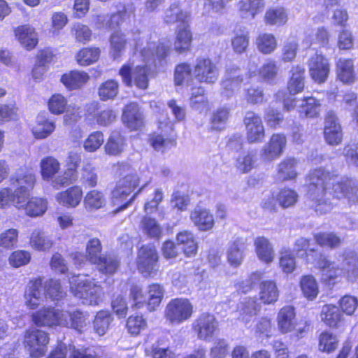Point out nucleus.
<instances>
[{"label": "nucleus", "instance_id": "nucleus-1", "mask_svg": "<svg viewBox=\"0 0 358 358\" xmlns=\"http://www.w3.org/2000/svg\"><path fill=\"white\" fill-rule=\"evenodd\" d=\"M306 185L310 206L319 214L330 211L332 199L345 197L348 189L346 183L336 182V176L322 167L309 171L306 178Z\"/></svg>", "mask_w": 358, "mask_h": 358}, {"label": "nucleus", "instance_id": "nucleus-2", "mask_svg": "<svg viewBox=\"0 0 358 358\" xmlns=\"http://www.w3.org/2000/svg\"><path fill=\"white\" fill-rule=\"evenodd\" d=\"M148 184L146 182L136 193L129 197L131 194L139 185V178L135 174H129L120 179L112 192V202L117 208L114 210L115 213L127 208L135 199L136 195Z\"/></svg>", "mask_w": 358, "mask_h": 358}, {"label": "nucleus", "instance_id": "nucleus-3", "mask_svg": "<svg viewBox=\"0 0 358 358\" xmlns=\"http://www.w3.org/2000/svg\"><path fill=\"white\" fill-rule=\"evenodd\" d=\"M11 184L16 187L13 192V201L17 208L24 206L29 192L36 183V176L31 169H20L10 178Z\"/></svg>", "mask_w": 358, "mask_h": 358}, {"label": "nucleus", "instance_id": "nucleus-4", "mask_svg": "<svg viewBox=\"0 0 358 358\" xmlns=\"http://www.w3.org/2000/svg\"><path fill=\"white\" fill-rule=\"evenodd\" d=\"M71 289L73 294L85 305L95 306L101 301L102 288L94 280L78 279Z\"/></svg>", "mask_w": 358, "mask_h": 358}, {"label": "nucleus", "instance_id": "nucleus-5", "mask_svg": "<svg viewBox=\"0 0 358 358\" xmlns=\"http://www.w3.org/2000/svg\"><path fill=\"white\" fill-rule=\"evenodd\" d=\"M193 313V305L187 299H172L166 306L165 317L173 324H180L189 320Z\"/></svg>", "mask_w": 358, "mask_h": 358}, {"label": "nucleus", "instance_id": "nucleus-6", "mask_svg": "<svg viewBox=\"0 0 358 358\" xmlns=\"http://www.w3.org/2000/svg\"><path fill=\"white\" fill-rule=\"evenodd\" d=\"M49 341L48 333L36 328H30L24 334V345L34 358H40L45 355Z\"/></svg>", "mask_w": 358, "mask_h": 358}, {"label": "nucleus", "instance_id": "nucleus-7", "mask_svg": "<svg viewBox=\"0 0 358 358\" xmlns=\"http://www.w3.org/2000/svg\"><path fill=\"white\" fill-rule=\"evenodd\" d=\"M150 70L147 66H137L132 69L129 64H124L119 71L122 82L128 87L134 84L141 90L148 87Z\"/></svg>", "mask_w": 358, "mask_h": 358}, {"label": "nucleus", "instance_id": "nucleus-8", "mask_svg": "<svg viewBox=\"0 0 358 358\" xmlns=\"http://www.w3.org/2000/svg\"><path fill=\"white\" fill-rule=\"evenodd\" d=\"M158 259V253L153 245L142 246L138 252L137 266L138 271L144 276L155 274L159 268Z\"/></svg>", "mask_w": 358, "mask_h": 358}, {"label": "nucleus", "instance_id": "nucleus-9", "mask_svg": "<svg viewBox=\"0 0 358 358\" xmlns=\"http://www.w3.org/2000/svg\"><path fill=\"white\" fill-rule=\"evenodd\" d=\"M246 138L249 143H262L265 137V129L261 117L253 111H248L243 119Z\"/></svg>", "mask_w": 358, "mask_h": 358}, {"label": "nucleus", "instance_id": "nucleus-10", "mask_svg": "<svg viewBox=\"0 0 358 358\" xmlns=\"http://www.w3.org/2000/svg\"><path fill=\"white\" fill-rule=\"evenodd\" d=\"M218 324L213 315L203 313L194 322L193 329L198 338L210 341L218 329Z\"/></svg>", "mask_w": 358, "mask_h": 358}, {"label": "nucleus", "instance_id": "nucleus-11", "mask_svg": "<svg viewBox=\"0 0 358 358\" xmlns=\"http://www.w3.org/2000/svg\"><path fill=\"white\" fill-rule=\"evenodd\" d=\"M244 80V73L239 68L232 66L227 69L221 83L222 94L230 98L238 91Z\"/></svg>", "mask_w": 358, "mask_h": 358}, {"label": "nucleus", "instance_id": "nucleus-12", "mask_svg": "<svg viewBox=\"0 0 358 358\" xmlns=\"http://www.w3.org/2000/svg\"><path fill=\"white\" fill-rule=\"evenodd\" d=\"M308 71L311 78L317 83H324L330 72L328 59L320 54H315L308 60Z\"/></svg>", "mask_w": 358, "mask_h": 358}, {"label": "nucleus", "instance_id": "nucleus-13", "mask_svg": "<svg viewBox=\"0 0 358 358\" xmlns=\"http://www.w3.org/2000/svg\"><path fill=\"white\" fill-rule=\"evenodd\" d=\"M194 74L199 82L214 83L218 78L219 72L210 59L200 57L196 61Z\"/></svg>", "mask_w": 358, "mask_h": 358}, {"label": "nucleus", "instance_id": "nucleus-14", "mask_svg": "<svg viewBox=\"0 0 358 358\" xmlns=\"http://www.w3.org/2000/svg\"><path fill=\"white\" fill-rule=\"evenodd\" d=\"M324 136L326 142L331 145L340 144L343 139L341 126L336 113L333 110L327 112L324 128Z\"/></svg>", "mask_w": 358, "mask_h": 358}, {"label": "nucleus", "instance_id": "nucleus-15", "mask_svg": "<svg viewBox=\"0 0 358 358\" xmlns=\"http://www.w3.org/2000/svg\"><path fill=\"white\" fill-rule=\"evenodd\" d=\"M45 296L41 278L31 280L26 287L24 298L26 306L30 310H35L43 302Z\"/></svg>", "mask_w": 358, "mask_h": 358}, {"label": "nucleus", "instance_id": "nucleus-16", "mask_svg": "<svg viewBox=\"0 0 358 358\" xmlns=\"http://www.w3.org/2000/svg\"><path fill=\"white\" fill-rule=\"evenodd\" d=\"M317 257L315 259V266L322 271L323 280L328 282L329 285L334 284V280L341 276V273L343 271L345 274V271L342 268H339L336 266L335 263L329 261L322 254L320 253ZM343 255L341 257V259H338L341 262V266H343Z\"/></svg>", "mask_w": 358, "mask_h": 358}, {"label": "nucleus", "instance_id": "nucleus-17", "mask_svg": "<svg viewBox=\"0 0 358 358\" xmlns=\"http://www.w3.org/2000/svg\"><path fill=\"white\" fill-rule=\"evenodd\" d=\"M62 317L63 311L52 307H44L31 315L33 322L38 327H51L61 325Z\"/></svg>", "mask_w": 358, "mask_h": 358}, {"label": "nucleus", "instance_id": "nucleus-18", "mask_svg": "<svg viewBox=\"0 0 358 358\" xmlns=\"http://www.w3.org/2000/svg\"><path fill=\"white\" fill-rule=\"evenodd\" d=\"M287 144L284 134H275L272 135L269 141L261 150V157L264 161H273L278 158L282 153Z\"/></svg>", "mask_w": 358, "mask_h": 358}, {"label": "nucleus", "instance_id": "nucleus-19", "mask_svg": "<svg viewBox=\"0 0 358 358\" xmlns=\"http://www.w3.org/2000/svg\"><path fill=\"white\" fill-rule=\"evenodd\" d=\"M260 309L261 305L256 299L245 298L237 306L236 312L238 315V320L248 326L253 321Z\"/></svg>", "mask_w": 358, "mask_h": 358}, {"label": "nucleus", "instance_id": "nucleus-20", "mask_svg": "<svg viewBox=\"0 0 358 358\" xmlns=\"http://www.w3.org/2000/svg\"><path fill=\"white\" fill-rule=\"evenodd\" d=\"M247 247V239L236 237L229 245L227 250V260L231 266H239L244 259V251Z\"/></svg>", "mask_w": 358, "mask_h": 358}, {"label": "nucleus", "instance_id": "nucleus-21", "mask_svg": "<svg viewBox=\"0 0 358 358\" xmlns=\"http://www.w3.org/2000/svg\"><path fill=\"white\" fill-rule=\"evenodd\" d=\"M190 220L200 231L210 230L214 226V217L208 210L196 207L190 214Z\"/></svg>", "mask_w": 358, "mask_h": 358}, {"label": "nucleus", "instance_id": "nucleus-22", "mask_svg": "<svg viewBox=\"0 0 358 358\" xmlns=\"http://www.w3.org/2000/svg\"><path fill=\"white\" fill-rule=\"evenodd\" d=\"M122 121L131 129H138L143 126V115L137 103H131L125 106Z\"/></svg>", "mask_w": 358, "mask_h": 358}, {"label": "nucleus", "instance_id": "nucleus-23", "mask_svg": "<svg viewBox=\"0 0 358 358\" xmlns=\"http://www.w3.org/2000/svg\"><path fill=\"white\" fill-rule=\"evenodd\" d=\"M89 323L87 314L78 310L73 313L63 312V317L60 321L61 326L70 327L78 331H82Z\"/></svg>", "mask_w": 358, "mask_h": 358}, {"label": "nucleus", "instance_id": "nucleus-24", "mask_svg": "<svg viewBox=\"0 0 358 358\" xmlns=\"http://www.w3.org/2000/svg\"><path fill=\"white\" fill-rule=\"evenodd\" d=\"M171 43L169 41H159L158 44L155 42H150L141 50V55L144 60L157 57L158 59H164L170 51Z\"/></svg>", "mask_w": 358, "mask_h": 358}, {"label": "nucleus", "instance_id": "nucleus-25", "mask_svg": "<svg viewBox=\"0 0 358 358\" xmlns=\"http://www.w3.org/2000/svg\"><path fill=\"white\" fill-rule=\"evenodd\" d=\"M255 252L257 257L266 264L271 263L275 257L273 245L269 240L264 236H258L254 241Z\"/></svg>", "mask_w": 358, "mask_h": 358}, {"label": "nucleus", "instance_id": "nucleus-26", "mask_svg": "<svg viewBox=\"0 0 358 358\" xmlns=\"http://www.w3.org/2000/svg\"><path fill=\"white\" fill-rule=\"evenodd\" d=\"M299 161L294 157L283 159L277 167V178L281 181L295 179L298 176L296 170Z\"/></svg>", "mask_w": 358, "mask_h": 358}, {"label": "nucleus", "instance_id": "nucleus-27", "mask_svg": "<svg viewBox=\"0 0 358 358\" xmlns=\"http://www.w3.org/2000/svg\"><path fill=\"white\" fill-rule=\"evenodd\" d=\"M93 264L99 272L105 275H113L118 270L120 262L116 255L105 253Z\"/></svg>", "mask_w": 358, "mask_h": 358}, {"label": "nucleus", "instance_id": "nucleus-28", "mask_svg": "<svg viewBox=\"0 0 358 358\" xmlns=\"http://www.w3.org/2000/svg\"><path fill=\"white\" fill-rule=\"evenodd\" d=\"M19 42L27 50L33 49L38 43L37 34L29 25H22L15 29Z\"/></svg>", "mask_w": 358, "mask_h": 358}, {"label": "nucleus", "instance_id": "nucleus-29", "mask_svg": "<svg viewBox=\"0 0 358 358\" xmlns=\"http://www.w3.org/2000/svg\"><path fill=\"white\" fill-rule=\"evenodd\" d=\"M336 68L337 78L342 83L350 84L355 82V74L352 59L340 58L336 62Z\"/></svg>", "mask_w": 358, "mask_h": 358}, {"label": "nucleus", "instance_id": "nucleus-30", "mask_svg": "<svg viewBox=\"0 0 358 358\" xmlns=\"http://www.w3.org/2000/svg\"><path fill=\"white\" fill-rule=\"evenodd\" d=\"M343 266L348 281H358V255L354 251L343 253Z\"/></svg>", "mask_w": 358, "mask_h": 358}, {"label": "nucleus", "instance_id": "nucleus-31", "mask_svg": "<svg viewBox=\"0 0 358 358\" xmlns=\"http://www.w3.org/2000/svg\"><path fill=\"white\" fill-rule=\"evenodd\" d=\"M192 39V33L187 23L178 25L174 43L176 51L181 53L188 50L191 45Z\"/></svg>", "mask_w": 358, "mask_h": 358}, {"label": "nucleus", "instance_id": "nucleus-32", "mask_svg": "<svg viewBox=\"0 0 358 358\" xmlns=\"http://www.w3.org/2000/svg\"><path fill=\"white\" fill-rule=\"evenodd\" d=\"M278 327L281 332L287 333L295 327V313L292 306L282 308L278 315Z\"/></svg>", "mask_w": 358, "mask_h": 358}, {"label": "nucleus", "instance_id": "nucleus-33", "mask_svg": "<svg viewBox=\"0 0 358 358\" xmlns=\"http://www.w3.org/2000/svg\"><path fill=\"white\" fill-rule=\"evenodd\" d=\"M291 78L287 84L290 94L301 92L304 88L305 69L300 65L294 66L291 69Z\"/></svg>", "mask_w": 358, "mask_h": 358}, {"label": "nucleus", "instance_id": "nucleus-34", "mask_svg": "<svg viewBox=\"0 0 358 358\" xmlns=\"http://www.w3.org/2000/svg\"><path fill=\"white\" fill-rule=\"evenodd\" d=\"M82 197V189L79 187L75 186L59 193L57 199L63 206L76 207L80 203Z\"/></svg>", "mask_w": 358, "mask_h": 358}, {"label": "nucleus", "instance_id": "nucleus-35", "mask_svg": "<svg viewBox=\"0 0 358 358\" xmlns=\"http://www.w3.org/2000/svg\"><path fill=\"white\" fill-rule=\"evenodd\" d=\"M90 77L83 71H73L64 74L61 78V82L69 90H75L85 84Z\"/></svg>", "mask_w": 358, "mask_h": 358}, {"label": "nucleus", "instance_id": "nucleus-36", "mask_svg": "<svg viewBox=\"0 0 358 358\" xmlns=\"http://www.w3.org/2000/svg\"><path fill=\"white\" fill-rule=\"evenodd\" d=\"M122 18V13H117L110 16L108 15H96L92 17V22L99 29H113L116 28Z\"/></svg>", "mask_w": 358, "mask_h": 358}, {"label": "nucleus", "instance_id": "nucleus-37", "mask_svg": "<svg viewBox=\"0 0 358 358\" xmlns=\"http://www.w3.org/2000/svg\"><path fill=\"white\" fill-rule=\"evenodd\" d=\"M300 287L303 295L310 301L315 299L319 293L317 282L312 275H305L301 277Z\"/></svg>", "mask_w": 358, "mask_h": 358}, {"label": "nucleus", "instance_id": "nucleus-38", "mask_svg": "<svg viewBox=\"0 0 358 358\" xmlns=\"http://www.w3.org/2000/svg\"><path fill=\"white\" fill-rule=\"evenodd\" d=\"M29 244L35 250L45 251L52 247V241L43 231L35 229L31 234Z\"/></svg>", "mask_w": 358, "mask_h": 358}, {"label": "nucleus", "instance_id": "nucleus-39", "mask_svg": "<svg viewBox=\"0 0 358 358\" xmlns=\"http://www.w3.org/2000/svg\"><path fill=\"white\" fill-rule=\"evenodd\" d=\"M343 315L338 307L334 305H325L321 312L322 320L330 327H336L341 322Z\"/></svg>", "mask_w": 358, "mask_h": 358}, {"label": "nucleus", "instance_id": "nucleus-40", "mask_svg": "<svg viewBox=\"0 0 358 358\" xmlns=\"http://www.w3.org/2000/svg\"><path fill=\"white\" fill-rule=\"evenodd\" d=\"M320 101L313 96L305 97L299 107L300 114L306 117H316L320 115Z\"/></svg>", "mask_w": 358, "mask_h": 358}, {"label": "nucleus", "instance_id": "nucleus-41", "mask_svg": "<svg viewBox=\"0 0 358 358\" xmlns=\"http://www.w3.org/2000/svg\"><path fill=\"white\" fill-rule=\"evenodd\" d=\"M288 16L283 7H275L266 10L264 15V22L266 24L280 26L285 24Z\"/></svg>", "mask_w": 358, "mask_h": 358}, {"label": "nucleus", "instance_id": "nucleus-42", "mask_svg": "<svg viewBox=\"0 0 358 358\" xmlns=\"http://www.w3.org/2000/svg\"><path fill=\"white\" fill-rule=\"evenodd\" d=\"M41 176L43 180H50L53 178L60 169V164L57 159L52 157L43 158L41 162Z\"/></svg>", "mask_w": 358, "mask_h": 358}, {"label": "nucleus", "instance_id": "nucleus-43", "mask_svg": "<svg viewBox=\"0 0 358 358\" xmlns=\"http://www.w3.org/2000/svg\"><path fill=\"white\" fill-rule=\"evenodd\" d=\"M55 123L43 117H38L36 125L32 129V133L37 139H43L49 136L55 130Z\"/></svg>", "mask_w": 358, "mask_h": 358}, {"label": "nucleus", "instance_id": "nucleus-44", "mask_svg": "<svg viewBox=\"0 0 358 358\" xmlns=\"http://www.w3.org/2000/svg\"><path fill=\"white\" fill-rule=\"evenodd\" d=\"M278 291L275 282L264 281L260 285V299L264 303H272L277 301Z\"/></svg>", "mask_w": 358, "mask_h": 358}, {"label": "nucleus", "instance_id": "nucleus-45", "mask_svg": "<svg viewBox=\"0 0 358 358\" xmlns=\"http://www.w3.org/2000/svg\"><path fill=\"white\" fill-rule=\"evenodd\" d=\"M176 239L178 244L184 245L183 250L187 257L196 253L197 244L192 233L189 231H181L178 234Z\"/></svg>", "mask_w": 358, "mask_h": 358}, {"label": "nucleus", "instance_id": "nucleus-46", "mask_svg": "<svg viewBox=\"0 0 358 358\" xmlns=\"http://www.w3.org/2000/svg\"><path fill=\"white\" fill-rule=\"evenodd\" d=\"M164 296V289L159 284H152L149 286L146 303L148 308L150 310H155L162 301Z\"/></svg>", "mask_w": 358, "mask_h": 358}, {"label": "nucleus", "instance_id": "nucleus-47", "mask_svg": "<svg viewBox=\"0 0 358 358\" xmlns=\"http://www.w3.org/2000/svg\"><path fill=\"white\" fill-rule=\"evenodd\" d=\"M188 14L182 11L176 3H173L165 11L164 21L167 24H173L176 22H180V24H187Z\"/></svg>", "mask_w": 358, "mask_h": 358}, {"label": "nucleus", "instance_id": "nucleus-48", "mask_svg": "<svg viewBox=\"0 0 358 358\" xmlns=\"http://www.w3.org/2000/svg\"><path fill=\"white\" fill-rule=\"evenodd\" d=\"M119 92V83L113 79L108 80L101 83L98 94L102 101L113 99Z\"/></svg>", "mask_w": 358, "mask_h": 358}, {"label": "nucleus", "instance_id": "nucleus-49", "mask_svg": "<svg viewBox=\"0 0 358 358\" xmlns=\"http://www.w3.org/2000/svg\"><path fill=\"white\" fill-rule=\"evenodd\" d=\"M106 203L103 194L96 189H93L87 193L84 198V204L87 209H99Z\"/></svg>", "mask_w": 358, "mask_h": 358}, {"label": "nucleus", "instance_id": "nucleus-50", "mask_svg": "<svg viewBox=\"0 0 358 358\" xmlns=\"http://www.w3.org/2000/svg\"><path fill=\"white\" fill-rule=\"evenodd\" d=\"M256 45L258 50L264 54H270L275 50L277 41L271 34H262L256 39Z\"/></svg>", "mask_w": 358, "mask_h": 358}, {"label": "nucleus", "instance_id": "nucleus-51", "mask_svg": "<svg viewBox=\"0 0 358 358\" xmlns=\"http://www.w3.org/2000/svg\"><path fill=\"white\" fill-rule=\"evenodd\" d=\"M46 201L41 198H33L29 201H25L24 206L20 208H24L26 214L29 216H39L46 210Z\"/></svg>", "mask_w": 358, "mask_h": 358}, {"label": "nucleus", "instance_id": "nucleus-52", "mask_svg": "<svg viewBox=\"0 0 358 358\" xmlns=\"http://www.w3.org/2000/svg\"><path fill=\"white\" fill-rule=\"evenodd\" d=\"M102 252V245L99 238H93L90 239L86 244L85 258L91 264H94L103 254Z\"/></svg>", "mask_w": 358, "mask_h": 358}, {"label": "nucleus", "instance_id": "nucleus-53", "mask_svg": "<svg viewBox=\"0 0 358 358\" xmlns=\"http://www.w3.org/2000/svg\"><path fill=\"white\" fill-rule=\"evenodd\" d=\"M110 43L112 55L114 59H117L125 48L127 40L124 34L120 31L113 32L110 38Z\"/></svg>", "mask_w": 358, "mask_h": 358}, {"label": "nucleus", "instance_id": "nucleus-54", "mask_svg": "<svg viewBox=\"0 0 358 358\" xmlns=\"http://www.w3.org/2000/svg\"><path fill=\"white\" fill-rule=\"evenodd\" d=\"M124 139L118 132H114L105 145L106 152L110 155H117L123 150Z\"/></svg>", "mask_w": 358, "mask_h": 358}, {"label": "nucleus", "instance_id": "nucleus-55", "mask_svg": "<svg viewBox=\"0 0 358 358\" xmlns=\"http://www.w3.org/2000/svg\"><path fill=\"white\" fill-rule=\"evenodd\" d=\"M99 48H84L82 49L76 55L77 62L80 66H88L96 62L99 57Z\"/></svg>", "mask_w": 358, "mask_h": 358}, {"label": "nucleus", "instance_id": "nucleus-56", "mask_svg": "<svg viewBox=\"0 0 358 358\" xmlns=\"http://www.w3.org/2000/svg\"><path fill=\"white\" fill-rule=\"evenodd\" d=\"M112 320L110 314L108 311H99L94 320V329L99 335H104L108 329Z\"/></svg>", "mask_w": 358, "mask_h": 358}, {"label": "nucleus", "instance_id": "nucleus-57", "mask_svg": "<svg viewBox=\"0 0 358 358\" xmlns=\"http://www.w3.org/2000/svg\"><path fill=\"white\" fill-rule=\"evenodd\" d=\"M167 339L160 338L152 346V358H176L175 354L169 349L167 344Z\"/></svg>", "mask_w": 358, "mask_h": 358}, {"label": "nucleus", "instance_id": "nucleus-58", "mask_svg": "<svg viewBox=\"0 0 358 358\" xmlns=\"http://www.w3.org/2000/svg\"><path fill=\"white\" fill-rule=\"evenodd\" d=\"M316 243L321 246H328L331 248L338 247L341 239L334 233L321 232L314 234Z\"/></svg>", "mask_w": 358, "mask_h": 358}, {"label": "nucleus", "instance_id": "nucleus-59", "mask_svg": "<svg viewBox=\"0 0 358 358\" xmlns=\"http://www.w3.org/2000/svg\"><path fill=\"white\" fill-rule=\"evenodd\" d=\"M143 231L148 236L159 238L162 234V229L157 222L150 217H144L141 221Z\"/></svg>", "mask_w": 358, "mask_h": 358}, {"label": "nucleus", "instance_id": "nucleus-60", "mask_svg": "<svg viewBox=\"0 0 358 358\" xmlns=\"http://www.w3.org/2000/svg\"><path fill=\"white\" fill-rule=\"evenodd\" d=\"M98 176L94 169L90 165H85L81 170L80 182L85 187H92L96 185Z\"/></svg>", "mask_w": 358, "mask_h": 358}, {"label": "nucleus", "instance_id": "nucleus-61", "mask_svg": "<svg viewBox=\"0 0 358 358\" xmlns=\"http://www.w3.org/2000/svg\"><path fill=\"white\" fill-rule=\"evenodd\" d=\"M298 199L297 193L291 189H282L277 195V201L284 208H289L295 204Z\"/></svg>", "mask_w": 358, "mask_h": 358}, {"label": "nucleus", "instance_id": "nucleus-62", "mask_svg": "<svg viewBox=\"0 0 358 358\" xmlns=\"http://www.w3.org/2000/svg\"><path fill=\"white\" fill-rule=\"evenodd\" d=\"M229 110L225 108H221L215 111L210 118L211 129L214 130H221L229 117Z\"/></svg>", "mask_w": 358, "mask_h": 358}, {"label": "nucleus", "instance_id": "nucleus-63", "mask_svg": "<svg viewBox=\"0 0 358 358\" xmlns=\"http://www.w3.org/2000/svg\"><path fill=\"white\" fill-rule=\"evenodd\" d=\"M44 290L45 292V297H49L52 300H59L64 296L60 283L54 280H50L46 282Z\"/></svg>", "mask_w": 358, "mask_h": 358}, {"label": "nucleus", "instance_id": "nucleus-64", "mask_svg": "<svg viewBox=\"0 0 358 358\" xmlns=\"http://www.w3.org/2000/svg\"><path fill=\"white\" fill-rule=\"evenodd\" d=\"M17 230L9 229L0 234V246L6 249H12L17 243Z\"/></svg>", "mask_w": 358, "mask_h": 358}]
</instances>
